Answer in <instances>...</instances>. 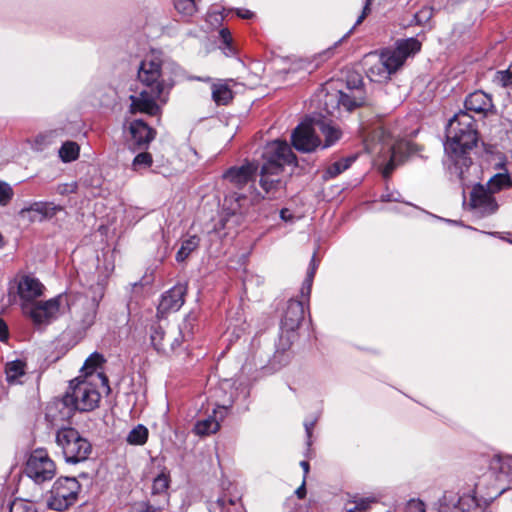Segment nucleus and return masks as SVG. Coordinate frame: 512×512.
<instances>
[{"mask_svg":"<svg viewBox=\"0 0 512 512\" xmlns=\"http://www.w3.org/2000/svg\"><path fill=\"white\" fill-rule=\"evenodd\" d=\"M288 211L286 209L281 210L280 216L283 220H288V217L286 215Z\"/></svg>","mask_w":512,"mask_h":512,"instance_id":"obj_56","label":"nucleus"},{"mask_svg":"<svg viewBox=\"0 0 512 512\" xmlns=\"http://www.w3.org/2000/svg\"><path fill=\"white\" fill-rule=\"evenodd\" d=\"M148 439V429L143 425L134 427L127 435V442L131 445H143Z\"/></svg>","mask_w":512,"mask_h":512,"instance_id":"obj_37","label":"nucleus"},{"mask_svg":"<svg viewBox=\"0 0 512 512\" xmlns=\"http://www.w3.org/2000/svg\"><path fill=\"white\" fill-rule=\"evenodd\" d=\"M314 424H315V422H314V421H311V422H305V423H304L305 430H306V434H307V437H308V438H310V437H311V435H312V430H313Z\"/></svg>","mask_w":512,"mask_h":512,"instance_id":"obj_53","label":"nucleus"},{"mask_svg":"<svg viewBox=\"0 0 512 512\" xmlns=\"http://www.w3.org/2000/svg\"><path fill=\"white\" fill-rule=\"evenodd\" d=\"M432 17H433V9L428 6L421 8L415 14V20L420 25L426 24Z\"/></svg>","mask_w":512,"mask_h":512,"instance_id":"obj_47","label":"nucleus"},{"mask_svg":"<svg viewBox=\"0 0 512 512\" xmlns=\"http://www.w3.org/2000/svg\"><path fill=\"white\" fill-rule=\"evenodd\" d=\"M9 512H36V510L31 502L15 499L10 505Z\"/></svg>","mask_w":512,"mask_h":512,"instance_id":"obj_44","label":"nucleus"},{"mask_svg":"<svg viewBox=\"0 0 512 512\" xmlns=\"http://www.w3.org/2000/svg\"><path fill=\"white\" fill-rule=\"evenodd\" d=\"M304 319V305L301 301L290 300L281 320V328L286 331L296 330Z\"/></svg>","mask_w":512,"mask_h":512,"instance_id":"obj_24","label":"nucleus"},{"mask_svg":"<svg viewBox=\"0 0 512 512\" xmlns=\"http://www.w3.org/2000/svg\"><path fill=\"white\" fill-rule=\"evenodd\" d=\"M300 466L302 467V469L304 471V477H306V475L309 472V463L307 461H301Z\"/></svg>","mask_w":512,"mask_h":512,"instance_id":"obj_55","label":"nucleus"},{"mask_svg":"<svg viewBox=\"0 0 512 512\" xmlns=\"http://www.w3.org/2000/svg\"><path fill=\"white\" fill-rule=\"evenodd\" d=\"M56 443L61 448L65 461L76 464L88 459L92 446L75 428H61L56 433Z\"/></svg>","mask_w":512,"mask_h":512,"instance_id":"obj_5","label":"nucleus"},{"mask_svg":"<svg viewBox=\"0 0 512 512\" xmlns=\"http://www.w3.org/2000/svg\"><path fill=\"white\" fill-rule=\"evenodd\" d=\"M296 495L298 498L302 499L306 495L305 481H303L302 485L296 490Z\"/></svg>","mask_w":512,"mask_h":512,"instance_id":"obj_54","label":"nucleus"},{"mask_svg":"<svg viewBox=\"0 0 512 512\" xmlns=\"http://www.w3.org/2000/svg\"><path fill=\"white\" fill-rule=\"evenodd\" d=\"M373 139H377L381 145V150L386 149L387 153L390 154L388 163L383 168V176L389 177L394 168L402 161V150L406 149V142L393 143L391 135L383 127H379L374 131Z\"/></svg>","mask_w":512,"mask_h":512,"instance_id":"obj_13","label":"nucleus"},{"mask_svg":"<svg viewBox=\"0 0 512 512\" xmlns=\"http://www.w3.org/2000/svg\"><path fill=\"white\" fill-rule=\"evenodd\" d=\"M103 361L104 359L101 354L93 353L86 359L83 369L86 371V374H92Z\"/></svg>","mask_w":512,"mask_h":512,"instance_id":"obj_42","label":"nucleus"},{"mask_svg":"<svg viewBox=\"0 0 512 512\" xmlns=\"http://www.w3.org/2000/svg\"><path fill=\"white\" fill-rule=\"evenodd\" d=\"M372 3V0H366L365 1V5L363 7V11L361 13V15L357 18L356 20V25H359L363 22V20L366 18V16L370 13V5Z\"/></svg>","mask_w":512,"mask_h":512,"instance_id":"obj_49","label":"nucleus"},{"mask_svg":"<svg viewBox=\"0 0 512 512\" xmlns=\"http://www.w3.org/2000/svg\"><path fill=\"white\" fill-rule=\"evenodd\" d=\"M354 160H355L354 157H348V158L341 159L339 161L332 163L325 170V172L323 174V179L329 180V179H332V178L338 176L339 174H341L342 172L347 170L351 166V164Z\"/></svg>","mask_w":512,"mask_h":512,"instance_id":"obj_32","label":"nucleus"},{"mask_svg":"<svg viewBox=\"0 0 512 512\" xmlns=\"http://www.w3.org/2000/svg\"><path fill=\"white\" fill-rule=\"evenodd\" d=\"M257 170V164L247 161L240 166L228 168L222 174V180L229 191L223 201L227 215L246 216L265 198L254 186Z\"/></svg>","mask_w":512,"mask_h":512,"instance_id":"obj_2","label":"nucleus"},{"mask_svg":"<svg viewBox=\"0 0 512 512\" xmlns=\"http://www.w3.org/2000/svg\"><path fill=\"white\" fill-rule=\"evenodd\" d=\"M79 151L80 148L76 142L67 141L61 146L59 156L63 162L68 163L78 158Z\"/></svg>","mask_w":512,"mask_h":512,"instance_id":"obj_36","label":"nucleus"},{"mask_svg":"<svg viewBox=\"0 0 512 512\" xmlns=\"http://www.w3.org/2000/svg\"><path fill=\"white\" fill-rule=\"evenodd\" d=\"M97 377H98V378H100V379H102V380H106V378H105V377H103L100 373H99V374H97Z\"/></svg>","mask_w":512,"mask_h":512,"instance_id":"obj_57","label":"nucleus"},{"mask_svg":"<svg viewBox=\"0 0 512 512\" xmlns=\"http://www.w3.org/2000/svg\"><path fill=\"white\" fill-rule=\"evenodd\" d=\"M80 484L74 477L57 479L50 491L47 505L55 511H64L74 505L78 499Z\"/></svg>","mask_w":512,"mask_h":512,"instance_id":"obj_6","label":"nucleus"},{"mask_svg":"<svg viewBox=\"0 0 512 512\" xmlns=\"http://www.w3.org/2000/svg\"><path fill=\"white\" fill-rule=\"evenodd\" d=\"M319 130L325 137L324 148L333 145L341 135L338 128L322 120L315 122H302L292 133V143L295 149L301 152H312L321 145V141L316 135Z\"/></svg>","mask_w":512,"mask_h":512,"instance_id":"obj_4","label":"nucleus"},{"mask_svg":"<svg viewBox=\"0 0 512 512\" xmlns=\"http://www.w3.org/2000/svg\"><path fill=\"white\" fill-rule=\"evenodd\" d=\"M13 195L12 187L8 183L0 181V205L6 206L11 201Z\"/></svg>","mask_w":512,"mask_h":512,"instance_id":"obj_45","label":"nucleus"},{"mask_svg":"<svg viewBox=\"0 0 512 512\" xmlns=\"http://www.w3.org/2000/svg\"><path fill=\"white\" fill-rule=\"evenodd\" d=\"M421 49V43L416 38H408L396 42L393 49H385L380 56L388 68L394 74L406 61L409 56L415 55Z\"/></svg>","mask_w":512,"mask_h":512,"instance_id":"obj_10","label":"nucleus"},{"mask_svg":"<svg viewBox=\"0 0 512 512\" xmlns=\"http://www.w3.org/2000/svg\"><path fill=\"white\" fill-rule=\"evenodd\" d=\"M198 0H173L174 7L181 15L191 17L197 11Z\"/></svg>","mask_w":512,"mask_h":512,"instance_id":"obj_38","label":"nucleus"},{"mask_svg":"<svg viewBox=\"0 0 512 512\" xmlns=\"http://www.w3.org/2000/svg\"><path fill=\"white\" fill-rule=\"evenodd\" d=\"M469 205L474 214L479 217L494 214L499 208L494 194L486 189L483 184H477L473 187L470 193Z\"/></svg>","mask_w":512,"mask_h":512,"instance_id":"obj_15","label":"nucleus"},{"mask_svg":"<svg viewBox=\"0 0 512 512\" xmlns=\"http://www.w3.org/2000/svg\"><path fill=\"white\" fill-rule=\"evenodd\" d=\"M169 487V477L162 473L158 475L152 484V494L153 495H160L163 497L164 502L167 501L166 498V491Z\"/></svg>","mask_w":512,"mask_h":512,"instance_id":"obj_40","label":"nucleus"},{"mask_svg":"<svg viewBox=\"0 0 512 512\" xmlns=\"http://www.w3.org/2000/svg\"><path fill=\"white\" fill-rule=\"evenodd\" d=\"M408 509L409 512H425L424 503L421 501H411Z\"/></svg>","mask_w":512,"mask_h":512,"instance_id":"obj_50","label":"nucleus"},{"mask_svg":"<svg viewBox=\"0 0 512 512\" xmlns=\"http://www.w3.org/2000/svg\"><path fill=\"white\" fill-rule=\"evenodd\" d=\"M77 188H78V184H77V182H74V181L70 182V183H61L55 187V193L65 196V195L75 193L77 191Z\"/></svg>","mask_w":512,"mask_h":512,"instance_id":"obj_48","label":"nucleus"},{"mask_svg":"<svg viewBox=\"0 0 512 512\" xmlns=\"http://www.w3.org/2000/svg\"><path fill=\"white\" fill-rule=\"evenodd\" d=\"M483 185L486 186V189H489L492 194H495L510 188L512 186V180L507 173H497L492 176L486 184Z\"/></svg>","mask_w":512,"mask_h":512,"instance_id":"obj_29","label":"nucleus"},{"mask_svg":"<svg viewBox=\"0 0 512 512\" xmlns=\"http://www.w3.org/2000/svg\"><path fill=\"white\" fill-rule=\"evenodd\" d=\"M393 73L386 65L385 61L382 59L381 56L377 59V61L372 64L368 70L367 75L370 77L372 81L375 82H382L385 80L390 79L391 75Z\"/></svg>","mask_w":512,"mask_h":512,"instance_id":"obj_28","label":"nucleus"},{"mask_svg":"<svg viewBox=\"0 0 512 512\" xmlns=\"http://www.w3.org/2000/svg\"><path fill=\"white\" fill-rule=\"evenodd\" d=\"M152 163H153V158L150 153L140 152L134 157V159L131 163V169L134 172L142 174L148 168L151 167Z\"/></svg>","mask_w":512,"mask_h":512,"instance_id":"obj_34","label":"nucleus"},{"mask_svg":"<svg viewBox=\"0 0 512 512\" xmlns=\"http://www.w3.org/2000/svg\"><path fill=\"white\" fill-rule=\"evenodd\" d=\"M486 477H494V492L490 498L498 497L512 487V456L496 455L490 461L489 473Z\"/></svg>","mask_w":512,"mask_h":512,"instance_id":"obj_9","label":"nucleus"},{"mask_svg":"<svg viewBox=\"0 0 512 512\" xmlns=\"http://www.w3.org/2000/svg\"><path fill=\"white\" fill-rule=\"evenodd\" d=\"M44 285L36 278L32 276H23L17 286V293L20 298V306L22 312L24 311V307L31 306L33 303L37 302V298L43 295Z\"/></svg>","mask_w":512,"mask_h":512,"instance_id":"obj_17","label":"nucleus"},{"mask_svg":"<svg viewBox=\"0 0 512 512\" xmlns=\"http://www.w3.org/2000/svg\"><path fill=\"white\" fill-rule=\"evenodd\" d=\"M102 297L103 291L101 289L97 295H94L91 299L86 298L82 302L81 309L76 313V319L81 329L86 330L95 323L97 310Z\"/></svg>","mask_w":512,"mask_h":512,"instance_id":"obj_22","label":"nucleus"},{"mask_svg":"<svg viewBox=\"0 0 512 512\" xmlns=\"http://www.w3.org/2000/svg\"><path fill=\"white\" fill-rule=\"evenodd\" d=\"M186 292V284L179 283L164 293L157 308L158 315L178 311L184 304Z\"/></svg>","mask_w":512,"mask_h":512,"instance_id":"obj_20","label":"nucleus"},{"mask_svg":"<svg viewBox=\"0 0 512 512\" xmlns=\"http://www.w3.org/2000/svg\"><path fill=\"white\" fill-rule=\"evenodd\" d=\"M163 507L153 505L147 501L135 502L131 505L129 512H162Z\"/></svg>","mask_w":512,"mask_h":512,"instance_id":"obj_41","label":"nucleus"},{"mask_svg":"<svg viewBox=\"0 0 512 512\" xmlns=\"http://www.w3.org/2000/svg\"><path fill=\"white\" fill-rule=\"evenodd\" d=\"M63 210V206L55 204L54 202L39 201L32 203L29 207L22 208L19 212V215L22 218H27L32 222H41L51 219L58 212Z\"/></svg>","mask_w":512,"mask_h":512,"instance_id":"obj_18","label":"nucleus"},{"mask_svg":"<svg viewBox=\"0 0 512 512\" xmlns=\"http://www.w3.org/2000/svg\"><path fill=\"white\" fill-rule=\"evenodd\" d=\"M219 38L221 40L220 49L227 57L235 56L237 50L233 44L231 32L228 28H222L219 31Z\"/></svg>","mask_w":512,"mask_h":512,"instance_id":"obj_33","label":"nucleus"},{"mask_svg":"<svg viewBox=\"0 0 512 512\" xmlns=\"http://www.w3.org/2000/svg\"><path fill=\"white\" fill-rule=\"evenodd\" d=\"M26 374V363L22 360H13L6 363V381L10 385L22 383L21 378Z\"/></svg>","mask_w":512,"mask_h":512,"instance_id":"obj_27","label":"nucleus"},{"mask_svg":"<svg viewBox=\"0 0 512 512\" xmlns=\"http://www.w3.org/2000/svg\"><path fill=\"white\" fill-rule=\"evenodd\" d=\"M26 475L35 483L50 481L56 474V465L43 449L34 450L26 463Z\"/></svg>","mask_w":512,"mask_h":512,"instance_id":"obj_8","label":"nucleus"},{"mask_svg":"<svg viewBox=\"0 0 512 512\" xmlns=\"http://www.w3.org/2000/svg\"><path fill=\"white\" fill-rule=\"evenodd\" d=\"M494 82L502 87L512 84V64L502 71H498L494 77Z\"/></svg>","mask_w":512,"mask_h":512,"instance_id":"obj_43","label":"nucleus"},{"mask_svg":"<svg viewBox=\"0 0 512 512\" xmlns=\"http://www.w3.org/2000/svg\"><path fill=\"white\" fill-rule=\"evenodd\" d=\"M263 155L265 164L277 165L281 170L285 164H291L296 159L288 143L280 140L268 143Z\"/></svg>","mask_w":512,"mask_h":512,"instance_id":"obj_16","label":"nucleus"},{"mask_svg":"<svg viewBox=\"0 0 512 512\" xmlns=\"http://www.w3.org/2000/svg\"><path fill=\"white\" fill-rule=\"evenodd\" d=\"M180 67L164 61L160 53L151 52L140 62L137 77L143 88L139 93L130 96L131 113L157 115L160 106L165 103L167 95L180 76Z\"/></svg>","mask_w":512,"mask_h":512,"instance_id":"obj_1","label":"nucleus"},{"mask_svg":"<svg viewBox=\"0 0 512 512\" xmlns=\"http://www.w3.org/2000/svg\"><path fill=\"white\" fill-rule=\"evenodd\" d=\"M76 411L86 412L95 409L100 401V393L95 386L86 380H72L65 393Z\"/></svg>","mask_w":512,"mask_h":512,"instance_id":"obj_7","label":"nucleus"},{"mask_svg":"<svg viewBox=\"0 0 512 512\" xmlns=\"http://www.w3.org/2000/svg\"><path fill=\"white\" fill-rule=\"evenodd\" d=\"M217 411L214 410V416L199 420L195 425V433L198 435H209L215 433L220 428L219 421L216 419Z\"/></svg>","mask_w":512,"mask_h":512,"instance_id":"obj_31","label":"nucleus"},{"mask_svg":"<svg viewBox=\"0 0 512 512\" xmlns=\"http://www.w3.org/2000/svg\"><path fill=\"white\" fill-rule=\"evenodd\" d=\"M376 502L373 498H358L346 502L344 512H368L372 503Z\"/></svg>","mask_w":512,"mask_h":512,"instance_id":"obj_35","label":"nucleus"},{"mask_svg":"<svg viewBox=\"0 0 512 512\" xmlns=\"http://www.w3.org/2000/svg\"><path fill=\"white\" fill-rule=\"evenodd\" d=\"M478 131L473 116L467 111H459L446 126V141L444 150L448 158L462 168H468L472 163L470 151L477 145Z\"/></svg>","mask_w":512,"mask_h":512,"instance_id":"obj_3","label":"nucleus"},{"mask_svg":"<svg viewBox=\"0 0 512 512\" xmlns=\"http://www.w3.org/2000/svg\"><path fill=\"white\" fill-rule=\"evenodd\" d=\"M235 505L236 499L228 497L227 495H223L219 497L216 502L215 506H211V512H216V510H219L220 512H223L227 509V505Z\"/></svg>","mask_w":512,"mask_h":512,"instance_id":"obj_46","label":"nucleus"},{"mask_svg":"<svg viewBox=\"0 0 512 512\" xmlns=\"http://www.w3.org/2000/svg\"><path fill=\"white\" fill-rule=\"evenodd\" d=\"M8 337L7 326L3 320L0 319V341L6 340Z\"/></svg>","mask_w":512,"mask_h":512,"instance_id":"obj_52","label":"nucleus"},{"mask_svg":"<svg viewBox=\"0 0 512 512\" xmlns=\"http://www.w3.org/2000/svg\"><path fill=\"white\" fill-rule=\"evenodd\" d=\"M200 245V238L197 235L189 236L181 242V246L176 253V261L184 262Z\"/></svg>","mask_w":512,"mask_h":512,"instance_id":"obj_30","label":"nucleus"},{"mask_svg":"<svg viewBox=\"0 0 512 512\" xmlns=\"http://www.w3.org/2000/svg\"><path fill=\"white\" fill-rule=\"evenodd\" d=\"M237 15L243 19H250L254 16V13L248 9H238Z\"/></svg>","mask_w":512,"mask_h":512,"instance_id":"obj_51","label":"nucleus"},{"mask_svg":"<svg viewBox=\"0 0 512 512\" xmlns=\"http://www.w3.org/2000/svg\"><path fill=\"white\" fill-rule=\"evenodd\" d=\"M465 110L469 114L471 112L486 117L495 112V106L492 97L483 91H475L469 94L464 102Z\"/></svg>","mask_w":512,"mask_h":512,"instance_id":"obj_21","label":"nucleus"},{"mask_svg":"<svg viewBox=\"0 0 512 512\" xmlns=\"http://www.w3.org/2000/svg\"><path fill=\"white\" fill-rule=\"evenodd\" d=\"M317 267H318V263L316 261L315 254H314L311 259L309 269L307 271V276H306V278L303 282L302 288H301V294L303 296L309 297V295L311 293L312 283H313V279H314Z\"/></svg>","mask_w":512,"mask_h":512,"instance_id":"obj_39","label":"nucleus"},{"mask_svg":"<svg viewBox=\"0 0 512 512\" xmlns=\"http://www.w3.org/2000/svg\"><path fill=\"white\" fill-rule=\"evenodd\" d=\"M183 341L182 332L178 328L164 330L160 325L152 327L151 342L154 348L163 354L174 353Z\"/></svg>","mask_w":512,"mask_h":512,"instance_id":"obj_14","label":"nucleus"},{"mask_svg":"<svg viewBox=\"0 0 512 512\" xmlns=\"http://www.w3.org/2000/svg\"><path fill=\"white\" fill-rule=\"evenodd\" d=\"M62 300L63 297L59 295L46 301H37L31 306L26 305L23 314L36 326L48 325L58 318Z\"/></svg>","mask_w":512,"mask_h":512,"instance_id":"obj_11","label":"nucleus"},{"mask_svg":"<svg viewBox=\"0 0 512 512\" xmlns=\"http://www.w3.org/2000/svg\"><path fill=\"white\" fill-rule=\"evenodd\" d=\"M129 133L131 144L138 148H146L155 138V131L142 120H134L130 123Z\"/></svg>","mask_w":512,"mask_h":512,"instance_id":"obj_23","label":"nucleus"},{"mask_svg":"<svg viewBox=\"0 0 512 512\" xmlns=\"http://www.w3.org/2000/svg\"><path fill=\"white\" fill-rule=\"evenodd\" d=\"M212 99L216 105H227L233 99V92L228 82L218 80L211 85Z\"/></svg>","mask_w":512,"mask_h":512,"instance_id":"obj_26","label":"nucleus"},{"mask_svg":"<svg viewBox=\"0 0 512 512\" xmlns=\"http://www.w3.org/2000/svg\"><path fill=\"white\" fill-rule=\"evenodd\" d=\"M75 411L73 405L66 401V395H64L61 399H57L47 406L46 417L52 423L68 421Z\"/></svg>","mask_w":512,"mask_h":512,"instance_id":"obj_25","label":"nucleus"},{"mask_svg":"<svg viewBox=\"0 0 512 512\" xmlns=\"http://www.w3.org/2000/svg\"><path fill=\"white\" fill-rule=\"evenodd\" d=\"M283 170L277 165L264 164L260 171V187L264 190L268 198L275 197L276 193L284 188V183L280 177Z\"/></svg>","mask_w":512,"mask_h":512,"instance_id":"obj_19","label":"nucleus"},{"mask_svg":"<svg viewBox=\"0 0 512 512\" xmlns=\"http://www.w3.org/2000/svg\"><path fill=\"white\" fill-rule=\"evenodd\" d=\"M335 102L337 107H343L347 111H352L354 108L364 103V90L363 84L359 76L353 80V85L350 81L347 82V91H338L336 94L327 95L325 101L326 111L332 114L333 111L329 109L328 102Z\"/></svg>","mask_w":512,"mask_h":512,"instance_id":"obj_12","label":"nucleus"}]
</instances>
